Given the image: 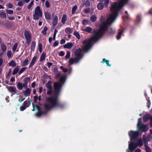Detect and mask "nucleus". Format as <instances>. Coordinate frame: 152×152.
I'll return each instance as SVG.
<instances>
[{"label":"nucleus","instance_id":"nucleus-1","mask_svg":"<svg viewBox=\"0 0 152 152\" xmlns=\"http://www.w3.org/2000/svg\"><path fill=\"white\" fill-rule=\"evenodd\" d=\"M129 0H120L118 3L113 4L110 8L111 14L106 20L102 23L100 29L95 32V34L91 39H86L82 42L83 46H91L92 41H96L100 39L107 30L108 25H110L115 19L117 16L118 11L127 3Z\"/></svg>","mask_w":152,"mask_h":152},{"label":"nucleus","instance_id":"nucleus-2","mask_svg":"<svg viewBox=\"0 0 152 152\" xmlns=\"http://www.w3.org/2000/svg\"><path fill=\"white\" fill-rule=\"evenodd\" d=\"M58 105L57 98L50 97L47 98L46 103L45 104L44 107L46 110H49Z\"/></svg>","mask_w":152,"mask_h":152},{"label":"nucleus","instance_id":"nucleus-3","mask_svg":"<svg viewBox=\"0 0 152 152\" xmlns=\"http://www.w3.org/2000/svg\"><path fill=\"white\" fill-rule=\"evenodd\" d=\"M81 49L79 48L76 50L75 52V55L76 57L74 58H71L69 60V62L70 65H71L74 63H77L82 57V56L81 54Z\"/></svg>","mask_w":152,"mask_h":152},{"label":"nucleus","instance_id":"nucleus-4","mask_svg":"<svg viewBox=\"0 0 152 152\" xmlns=\"http://www.w3.org/2000/svg\"><path fill=\"white\" fill-rule=\"evenodd\" d=\"M129 151L128 150H127V152H132L137 146L141 147L143 145L142 140L141 139H139L137 141V143H134L133 142L129 143Z\"/></svg>","mask_w":152,"mask_h":152},{"label":"nucleus","instance_id":"nucleus-5","mask_svg":"<svg viewBox=\"0 0 152 152\" xmlns=\"http://www.w3.org/2000/svg\"><path fill=\"white\" fill-rule=\"evenodd\" d=\"M42 13L40 7L37 6L35 8L33 18L35 20H38L40 17L42 16Z\"/></svg>","mask_w":152,"mask_h":152},{"label":"nucleus","instance_id":"nucleus-6","mask_svg":"<svg viewBox=\"0 0 152 152\" xmlns=\"http://www.w3.org/2000/svg\"><path fill=\"white\" fill-rule=\"evenodd\" d=\"M24 36L26 40V43L29 45L31 41V32L27 30H25L24 31Z\"/></svg>","mask_w":152,"mask_h":152},{"label":"nucleus","instance_id":"nucleus-7","mask_svg":"<svg viewBox=\"0 0 152 152\" xmlns=\"http://www.w3.org/2000/svg\"><path fill=\"white\" fill-rule=\"evenodd\" d=\"M129 134L130 138L131 141L132 140H135L136 137L139 135V132L138 131H131L129 132Z\"/></svg>","mask_w":152,"mask_h":152},{"label":"nucleus","instance_id":"nucleus-8","mask_svg":"<svg viewBox=\"0 0 152 152\" xmlns=\"http://www.w3.org/2000/svg\"><path fill=\"white\" fill-rule=\"evenodd\" d=\"M61 86L60 83L58 82H55L54 84V87L55 94L57 95L59 92Z\"/></svg>","mask_w":152,"mask_h":152},{"label":"nucleus","instance_id":"nucleus-9","mask_svg":"<svg viewBox=\"0 0 152 152\" xmlns=\"http://www.w3.org/2000/svg\"><path fill=\"white\" fill-rule=\"evenodd\" d=\"M139 130L142 132H146L148 130V125L141 124L139 127H137Z\"/></svg>","mask_w":152,"mask_h":152},{"label":"nucleus","instance_id":"nucleus-10","mask_svg":"<svg viewBox=\"0 0 152 152\" xmlns=\"http://www.w3.org/2000/svg\"><path fill=\"white\" fill-rule=\"evenodd\" d=\"M33 109L32 110L33 111H34L36 109L38 111V113L36 114V115L38 117L40 116L42 114V113L40 112V107L37 105L34 106L33 104Z\"/></svg>","mask_w":152,"mask_h":152},{"label":"nucleus","instance_id":"nucleus-11","mask_svg":"<svg viewBox=\"0 0 152 152\" xmlns=\"http://www.w3.org/2000/svg\"><path fill=\"white\" fill-rule=\"evenodd\" d=\"M7 88L8 91L11 93H16V88L15 87L13 86H7Z\"/></svg>","mask_w":152,"mask_h":152},{"label":"nucleus","instance_id":"nucleus-12","mask_svg":"<svg viewBox=\"0 0 152 152\" xmlns=\"http://www.w3.org/2000/svg\"><path fill=\"white\" fill-rule=\"evenodd\" d=\"M26 88V90L23 91V94L25 96H29L31 92V90L28 88Z\"/></svg>","mask_w":152,"mask_h":152},{"label":"nucleus","instance_id":"nucleus-13","mask_svg":"<svg viewBox=\"0 0 152 152\" xmlns=\"http://www.w3.org/2000/svg\"><path fill=\"white\" fill-rule=\"evenodd\" d=\"M17 87L19 90H22L23 87L26 88V86L24 84H22L20 82H18L17 85Z\"/></svg>","mask_w":152,"mask_h":152},{"label":"nucleus","instance_id":"nucleus-14","mask_svg":"<svg viewBox=\"0 0 152 152\" xmlns=\"http://www.w3.org/2000/svg\"><path fill=\"white\" fill-rule=\"evenodd\" d=\"M36 58L37 57L36 56L33 57L29 65V68H30L34 65L36 61Z\"/></svg>","mask_w":152,"mask_h":152},{"label":"nucleus","instance_id":"nucleus-15","mask_svg":"<svg viewBox=\"0 0 152 152\" xmlns=\"http://www.w3.org/2000/svg\"><path fill=\"white\" fill-rule=\"evenodd\" d=\"M83 30L86 32L90 33L92 31V28L91 27H87L84 28H83Z\"/></svg>","mask_w":152,"mask_h":152},{"label":"nucleus","instance_id":"nucleus-16","mask_svg":"<svg viewBox=\"0 0 152 152\" xmlns=\"http://www.w3.org/2000/svg\"><path fill=\"white\" fill-rule=\"evenodd\" d=\"M151 117V116L148 114L145 115L143 118V121L145 122L147 121L149 118L150 119Z\"/></svg>","mask_w":152,"mask_h":152},{"label":"nucleus","instance_id":"nucleus-17","mask_svg":"<svg viewBox=\"0 0 152 152\" xmlns=\"http://www.w3.org/2000/svg\"><path fill=\"white\" fill-rule=\"evenodd\" d=\"M30 78L29 77H27L25 78L24 80L23 81L24 82V84L26 86V88L27 87V84L28 82L30 81Z\"/></svg>","mask_w":152,"mask_h":152},{"label":"nucleus","instance_id":"nucleus-18","mask_svg":"<svg viewBox=\"0 0 152 152\" xmlns=\"http://www.w3.org/2000/svg\"><path fill=\"white\" fill-rule=\"evenodd\" d=\"M1 48L3 52L4 53L7 49V46L4 44H2L1 45Z\"/></svg>","mask_w":152,"mask_h":152},{"label":"nucleus","instance_id":"nucleus-19","mask_svg":"<svg viewBox=\"0 0 152 152\" xmlns=\"http://www.w3.org/2000/svg\"><path fill=\"white\" fill-rule=\"evenodd\" d=\"M20 69V67L19 66H17L15 69L13 70L12 72V74L14 75L16 74L19 71Z\"/></svg>","mask_w":152,"mask_h":152},{"label":"nucleus","instance_id":"nucleus-20","mask_svg":"<svg viewBox=\"0 0 152 152\" xmlns=\"http://www.w3.org/2000/svg\"><path fill=\"white\" fill-rule=\"evenodd\" d=\"M58 17L57 16L55 17L53 21V24L54 26H56L58 23Z\"/></svg>","mask_w":152,"mask_h":152},{"label":"nucleus","instance_id":"nucleus-21","mask_svg":"<svg viewBox=\"0 0 152 152\" xmlns=\"http://www.w3.org/2000/svg\"><path fill=\"white\" fill-rule=\"evenodd\" d=\"M45 54L44 53H42L40 57V61H44L45 59Z\"/></svg>","mask_w":152,"mask_h":152},{"label":"nucleus","instance_id":"nucleus-22","mask_svg":"<svg viewBox=\"0 0 152 152\" xmlns=\"http://www.w3.org/2000/svg\"><path fill=\"white\" fill-rule=\"evenodd\" d=\"M8 64L10 66L13 67H14L16 66V63L13 60L11 61Z\"/></svg>","mask_w":152,"mask_h":152},{"label":"nucleus","instance_id":"nucleus-23","mask_svg":"<svg viewBox=\"0 0 152 152\" xmlns=\"http://www.w3.org/2000/svg\"><path fill=\"white\" fill-rule=\"evenodd\" d=\"M97 7L99 10H102L104 7L103 4L102 3H99L97 5Z\"/></svg>","mask_w":152,"mask_h":152},{"label":"nucleus","instance_id":"nucleus-24","mask_svg":"<svg viewBox=\"0 0 152 152\" xmlns=\"http://www.w3.org/2000/svg\"><path fill=\"white\" fill-rule=\"evenodd\" d=\"M35 46H36L35 42L34 41H32L31 43V50L34 51Z\"/></svg>","mask_w":152,"mask_h":152},{"label":"nucleus","instance_id":"nucleus-25","mask_svg":"<svg viewBox=\"0 0 152 152\" xmlns=\"http://www.w3.org/2000/svg\"><path fill=\"white\" fill-rule=\"evenodd\" d=\"M51 81H49L46 84V87L48 89H50L52 88V86L51 85Z\"/></svg>","mask_w":152,"mask_h":152},{"label":"nucleus","instance_id":"nucleus-26","mask_svg":"<svg viewBox=\"0 0 152 152\" xmlns=\"http://www.w3.org/2000/svg\"><path fill=\"white\" fill-rule=\"evenodd\" d=\"M145 149L147 152H151V149L147 145V143L145 142L144 143Z\"/></svg>","mask_w":152,"mask_h":152},{"label":"nucleus","instance_id":"nucleus-27","mask_svg":"<svg viewBox=\"0 0 152 152\" xmlns=\"http://www.w3.org/2000/svg\"><path fill=\"white\" fill-rule=\"evenodd\" d=\"M45 15L46 18L48 20H50V16L49 13L47 12H45Z\"/></svg>","mask_w":152,"mask_h":152},{"label":"nucleus","instance_id":"nucleus-28","mask_svg":"<svg viewBox=\"0 0 152 152\" xmlns=\"http://www.w3.org/2000/svg\"><path fill=\"white\" fill-rule=\"evenodd\" d=\"M96 16L95 15H94L91 16V20L92 22H94L96 20Z\"/></svg>","mask_w":152,"mask_h":152},{"label":"nucleus","instance_id":"nucleus-29","mask_svg":"<svg viewBox=\"0 0 152 152\" xmlns=\"http://www.w3.org/2000/svg\"><path fill=\"white\" fill-rule=\"evenodd\" d=\"M74 43L72 42H68L67 43V48H71L73 46Z\"/></svg>","mask_w":152,"mask_h":152},{"label":"nucleus","instance_id":"nucleus-30","mask_svg":"<svg viewBox=\"0 0 152 152\" xmlns=\"http://www.w3.org/2000/svg\"><path fill=\"white\" fill-rule=\"evenodd\" d=\"M123 31L122 30V31H120L118 32V35H117V36L116 37L117 39H119L121 38V35L122 33H123Z\"/></svg>","mask_w":152,"mask_h":152},{"label":"nucleus","instance_id":"nucleus-31","mask_svg":"<svg viewBox=\"0 0 152 152\" xmlns=\"http://www.w3.org/2000/svg\"><path fill=\"white\" fill-rule=\"evenodd\" d=\"M7 56L10 58L12 56V52L11 50H8L7 53Z\"/></svg>","mask_w":152,"mask_h":152},{"label":"nucleus","instance_id":"nucleus-32","mask_svg":"<svg viewBox=\"0 0 152 152\" xmlns=\"http://www.w3.org/2000/svg\"><path fill=\"white\" fill-rule=\"evenodd\" d=\"M48 30V28L47 27H44L43 30L42 31V33L44 35H45L46 34L47 31Z\"/></svg>","mask_w":152,"mask_h":152},{"label":"nucleus","instance_id":"nucleus-33","mask_svg":"<svg viewBox=\"0 0 152 152\" xmlns=\"http://www.w3.org/2000/svg\"><path fill=\"white\" fill-rule=\"evenodd\" d=\"M77 6L76 5L72 9V13L74 14L75 13V12L77 9Z\"/></svg>","mask_w":152,"mask_h":152},{"label":"nucleus","instance_id":"nucleus-34","mask_svg":"<svg viewBox=\"0 0 152 152\" xmlns=\"http://www.w3.org/2000/svg\"><path fill=\"white\" fill-rule=\"evenodd\" d=\"M28 59H25L22 63V66H26L28 62Z\"/></svg>","mask_w":152,"mask_h":152},{"label":"nucleus","instance_id":"nucleus-35","mask_svg":"<svg viewBox=\"0 0 152 152\" xmlns=\"http://www.w3.org/2000/svg\"><path fill=\"white\" fill-rule=\"evenodd\" d=\"M23 105L26 107H29L30 105L29 103L26 100L24 101L23 104Z\"/></svg>","mask_w":152,"mask_h":152},{"label":"nucleus","instance_id":"nucleus-36","mask_svg":"<svg viewBox=\"0 0 152 152\" xmlns=\"http://www.w3.org/2000/svg\"><path fill=\"white\" fill-rule=\"evenodd\" d=\"M66 19V15H64L63 16V17L62 18V20H61L62 22L63 23H65Z\"/></svg>","mask_w":152,"mask_h":152},{"label":"nucleus","instance_id":"nucleus-37","mask_svg":"<svg viewBox=\"0 0 152 152\" xmlns=\"http://www.w3.org/2000/svg\"><path fill=\"white\" fill-rule=\"evenodd\" d=\"M0 16L1 17L4 18H6L7 17L6 13L3 12H1L0 13Z\"/></svg>","mask_w":152,"mask_h":152},{"label":"nucleus","instance_id":"nucleus-38","mask_svg":"<svg viewBox=\"0 0 152 152\" xmlns=\"http://www.w3.org/2000/svg\"><path fill=\"white\" fill-rule=\"evenodd\" d=\"M26 69L27 68L26 67H23L20 70L19 72V74L20 75L25 70H26Z\"/></svg>","mask_w":152,"mask_h":152},{"label":"nucleus","instance_id":"nucleus-39","mask_svg":"<svg viewBox=\"0 0 152 152\" xmlns=\"http://www.w3.org/2000/svg\"><path fill=\"white\" fill-rule=\"evenodd\" d=\"M39 50L40 53H41L42 51V45L41 43L39 44L38 45Z\"/></svg>","mask_w":152,"mask_h":152},{"label":"nucleus","instance_id":"nucleus-40","mask_svg":"<svg viewBox=\"0 0 152 152\" xmlns=\"http://www.w3.org/2000/svg\"><path fill=\"white\" fill-rule=\"evenodd\" d=\"M18 45L17 43H15L13 46L12 48V50L13 51H15L18 47Z\"/></svg>","mask_w":152,"mask_h":152},{"label":"nucleus","instance_id":"nucleus-41","mask_svg":"<svg viewBox=\"0 0 152 152\" xmlns=\"http://www.w3.org/2000/svg\"><path fill=\"white\" fill-rule=\"evenodd\" d=\"M34 4V1H32L30 3V4L28 6V9H30L32 7Z\"/></svg>","mask_w":152,"mask_h":152},{"label":"nucleus","instance_id":"nucleus-42","mask_svg":"<svg viewBox=\"0 0 152 152\" xmlns=\"http://www.w3.org/2000/svg\"><path fill=\"white\" fill-rule=\"evenodd\" d=\"M74 34L75 36L78 38L79 39L80 38V36L79 33L77 32H75L74 33Z\"/></svg>","mask_w":152,"mask_h":152},{"label":"nucleus","instance_id":"nucleus-43","mask_svg":"<svg viewBox=\"0 0 152 152\" xmlns=\"http://www.w3.org/2000/svg\"><path fill=\"white\" fill-rule=\"evenodd\" d=\"M6 11L7 13L8 14H12L13 13V11L12 10H7Z\"/></svg>","mask_w":152,"mask_h":152},{"label":"nucleus","instance_id":"nucleus-44","mask_svg":"<svg viewBox=\"0 0 152 152\" xmlns=\"http://www.w3.org/2000/svg\"><path fill=\"white\" fill-rule=\"evenodd\" d=\"M88 20H84L83 21V24L84 25H86L88 23Z\"/></svg>","mask_w":152,"mask_h":152},{"label":"nucleus","instance_id":"nucleus-45","mask_svg":"<svg viewBox=\"0 0 152 152\" xmlns=\"http://www.w3.org/2000/svg\"><path fill=\"white\" fill-rule=\"evenodd\" d=\"M23 5V2L22 0H20L18 3V5L19 6H21Z\"/></svg>","mask_w":152,"mask_h":152},{"label":"nucleus","instance_id":"nucleus-46","mask_svg":"<svg viewBox=\"0 0 152 152\" xmlns=\"http://www.w3.org/2000/svg\"><path fill=\"white\" fill-rule=\"evenodd\" d=\"M109 2V0H105L104 5L106 7H107Z\"/></svg>","mask_w":152,"mask_h":152},{"label":"nucleus","instance_id":"nucleus-47","mask_svg":"<svg viewBox=\"0 0 152 152\" xmlns=\"http://www.w3.org/2000/svg\"><path fill=\"white\" fill-rule=\"evenodd\" d=\"M141 118H139L138 119V124L137 125V127H139L141 124H142L141 123Z\"/></svg>","mask_w":152,"mask_h":152},{"label":"nucleus","instance_id":"nucleus-48","mask_svg":"<svg viewBox=\"0 0 152 152\" xmlns=\"http://www.w3.org/2000/svg\"><path fill=\"white\" fill-rule=\"evenodd\" d=\"M26 107L23 105V106L20 107V111H23L26 109Z\"/></svg>","mask_w":152,"mask_h":152},{"label":"nucleus","instance_id":"nucleus-49","mask_svg":"<svg viewBox=\"0 0 152 152\" xmlns=\"http://www.w3.org/2000/svg\"><path fill=\"white\" fill-rule=\"evenodd\" d=\"M85 5L86 7H89L90 5V3L88 0H87L86 2Z\"/></svg>","mask_w":152,"mask_h":152},{"label":"nucleus","instance_id":"nucleus-50","mask_svg":"<svg viewBox=\"0 0 152 152\" xmlns=\"http://www.w3.org/2000/svg\"><path fill=\"white\" fill-rule=\"evenodd\" d=\"M65 77H62L60 79V81L61 82H64L65 81Z\"/></svg>","mask_w":152,"mask_h":152},{"label":"nucleus","instance_id":"nucleus-51","mask_svg":"<svg viewBox=\"0 0 152 152\" xmlns=\"http://www.w3.org/2000/svg\"><path fill=\"white\" fill-rule=\"evenodd\" d=\"M6 6H7L9 8H12L13 7V5L10 3H8L6 5Z\"/></svg>","mask_w":152,"mask_h":152},{"label":"nucleus","instance_id":"nucleus-52","mask_svg":"<svg viewBox=\"0 0 152 152\" xmlns=\"http://www.w3.org/2000/svg\"><path fill=\"white\" fill-rule=\"evenodd\" d=\"M147 139L148 141H150L152 139V135L151 134H149L147 136Z\"/></svg>","mask_w":152,"mask_h":152},{"label":"nucleus","instance_id":"nucleus-53","mask_svg":"<svg viewBox=\"0 0 152 152\" xmlns=\"http://www.w3.org/2000/svg\"><path fill=\"white\" fill-rule=\"evenodd\" d=\"M58 44H59V42H58V41H56L54 42V44H53V46L54 47H55L57 46V45H58Z\"/></svg>","mask_w":152,"mask_h":152},{"label":"nucleus","instance_id":"nucleus-54","mask_svg":"<svg viewBox=\"0 0 152 152\" xmlns=\"http://www.w3.org/2000/svg\"><path fill=\"white\" fill-rule=\"evenodd\" d=\"M45 5L46 7L47 8H49L50 6V4L49 2L48 1H46L45 3Z\"/></svg>","mask_w":152,"mask_h":152},{"label":"nucleus","instance_id":"nucleus-55","mask_svg":"<svg viewBox=\"0 0 152 152\" xmlns=\"http://www.w3.org/2000/svg\"><path fill=\"white\" fill-rule=\"evenodd\" d=\"M52 92V88L50 89H48V90L47 91V94L49 95H50Z\"/></svg>","mask_w":152,"mask_h":152},{"label":"nucleus","instance_id":"nucleus-56","mask_svg":"<svg viewBox=\"0 0 152 152\" xmlns=\"http://www.w3.org/2000/svg\"><path fill=\"white\" fill-rule=\"evenodd\" d=\"M72 30L69 28H67V33H71L72 32Z\"/></svg>","mask_w":152,"mask_h":152},{"label":"nucleus","instance_id":"nucleus-57","mask_svg":"<svg viewBox=\"0 0 152 152\" xmlns=\"http://www.w3.org/2000/svg\"><path fill=\"white\" fill-rule=\"evenodd\" d=\"M60 68L61 70H63L64 72H66V68H64L63 66H61Z\"/></svg>","mask_w":152,"mask_h":152},{"label":"nucleus","instance_id":"nucleus-58","mask_svg":"<svg viewBox=\"0 0 152 152\" xmlns=\"http://www.w3.org/2000/svg\"><path fill=\"white\" fill-rule=\"evenodd\" d=\"M66 41L64 39H62L60 42V43L62 45L64 44L65 42Z\"/></svg>","mask_w":152,"mask_h":152},{"label":"nucleus","instance_id":"nucleus-59","mask_svg":"<svg viewBox=\"0 0 152 152\" xmlns=\"http://www.w3.org/2000/svg\"><path fill=\"white\" fill-rule=\"evenodd\" d=\"M90 11V9L89 8H87L85 10L84 12L86 13H88Z\"/></svg>","mask_w":152,"mask_h":152},{"label":"nucleus","instance_id":"nucleus-60","mask_svg":"<svg viewBox=\"0 0 152 152\" xmlns=\"http://www.w3.org/2000/svg\"><path fill=\"white\" fill-rule=\"evenodd\" d=\"M143 139L145 141V143L147 142V140H146V137L145 135H144L143 136Z\"/></svg>","mask_w":152,"mask_h":152},{"label":"nucleus","instance_id":"nucleus-61","mask_svg":"<svg viewBox=\"0 0 152 152\" xmlns=\"http://www.w3.org/2000/svg\"><path fill=\"white\" fill-rule=\"evenodd\" d=\"M64 53L63 51H61L59 54V56H63L64 55Z\"/></svg>","mask_w":152,"mask_h":152},{"label":"nucleus","instance_id":"nucleus-62","mask_svg":"<svg viewBox=\"0 0 152 152\" xmlns=\"http://www.w3.org/2000/svg\"><path fill=\"white\" fill-rule=\"evenodd\" d=\"M42 89H43V88L42 87H40L39 88V90L38 91H39V93H41L42 91Z\"/></svg>","mask_w":152,"mask_h":152},{"label":"nucleus","instance_id":"nucleus-63","mask_svg":"<svg viewBox=\"0 0 152 152\" xmlns=\"http://www.w3.org/2000/svg\"><path fill=\"white\" fill-rule=\"evenodd\" d=\"M147 105L148 108H149L150 105V102L149 100H148V102H147Z\"/></svg>","mask_w":152,"mask_h":152},{"label":"nucleus","instance_id":"nucleus-64","mask_svg":"<svg viewBox=\"0 0 152 152\" xmlns=\"http://www.w3.org/2000/svg\"><path fill=\"white\" fill-rule=\"evenodd\" d=\"M109 60H106L105 61V62L107 64V66H110L111 65L109 64Z\"/></svg>","mask_w":152,"mask_h":152}]
</instances>
